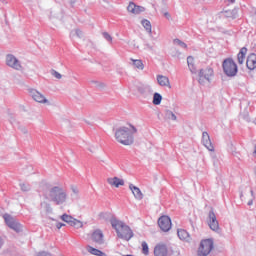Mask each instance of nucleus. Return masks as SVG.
<instances>
[{"label":"nucleus","instance_id":"f257e3e1","mask_svg":"<svg viewBox=\"0 0 256 256\" xmlns=\"http://www.w3.org/2000/svg\"><path fill=\"white\" fill-rule=\"evenodd\" d=\"M45 199L53 203L54 205H65L67 200L69 199V194L67 193V189L63 187V185L58 184L55 186H51L49 190L44 194Z\"/></svg>","mask_w":256,"mask_h":256},{"label":"nucleus","instance_id":"f03ea898","mask_svg":"<svg viewBox=\"0 0 256 256\" xmlns=\"http://www.w3.org/2000/svg\"><path fill=\"white\" fill-rule=\"evenodd\" d=\"M135 133H137V128L132 124H128L127 126L117 128L114 137L120 145L129 146L135 143Z\"/></svg>","mask_w":256,"mask_h":256},{"label":"nucleus","instance_id":"7ed1b4c3","mask_svg":"<svg viewBox=\"0 0 256 256\" xmlns=\"http://www.w3.org/2000/svg\"><path fill=\"white\" fill-rule=\"evenodd\" d=\"M111 226L115 229L119 239H124V241H130L133 237V230L125 224V222L117 220V218L110 219Z\"/></svg>","mask_w":256,"mask_h":256},{"label":"nucleus","instance_id":"20e7f679","mask_svg":"<svg viewBox=\"0 0 256 256\" xmlns=\"http://www.w3.org/2000/svg\"><path fill=\"white\" fill-rule=\"evenodd\" d=\"M223 71L227 77H235L237 75V64L231 58L225 59L222 64Z\"/></svg>","mask_w":256,"mask_h":256},{"label":"nucleus","instance_id":"39448f33","mask_svg":"<svg viewBox=\"0 0 256 256\" xmlns=\"http://www.w3.org/2000/svg\"><path fill=\"white\" fill-rule=\"evenodd\" d=\"M3 219L6 223V225L10 229H13V231H16V233H21V231H23V226L13 216H11L9 214H4Z\"/></svg>","mask_w":256,"mask_h":256},{"label":"nucleus","instance_id":"423d86ee","mask_svg":"<svg viewBox=\"0 0 256 256\" xmlns=\"http://www.w3.org/2000/svg\"><path fill=\"white\" fill-rule=\"evenodd\" d=\"M6 65L15 71H23L21 60H18V58L13 54L6 55Z\"/></svg>","mask_w":256,"mask_h":256},{"label":"nucleus","instance_id":"0eeeda50","mask_svg":"<svg viewBox=\"0 0 256 256\" xmlns=\"http://www.w3.org/2000/svg\"><path fill=\"white\" fill-rule=\"evenodd\" d=\"M211 251H213V240L211 239L202 240L198 248V255L207 256L209 255V253H211Z\"/></svg>","mask_w":256,"mask_h":256},{"label":"nucleus","instance_id":"6e6552de","mask_svg":"<svg viewBox=\"0 0 256 256\" xmlns=\"http://www.w3.org/2000/svg\"><path fill=\"white\" fill-rule=\"evenodd\" d=\"M29 93L30 97H32L33 101H36V103H40V105H51L49 99H47L41 92L35 89H30Z\"/></svg>","mask_w":256,"mask_h":256},{"label":"nucleus","instance_id":"1a4fd4ad","mask_svg":"<svg viewBox=\"0 0 256 256\" xmlns=\"http://www.w3.org/2000/svg\"><path fill=\"white\" fill-rule=\"evenodd\" d=\"M211 77H213V70L211 68L201 69L199 72L198 83H200V85L211 83Z\"/></svg>","mask_w":256,"mask_h":256},{"label":"nucleus","instance_id":"9d476101","mask_svg":"<svg viewBox=\"0 0 256 256\" xmlns=\"http://www.w3.org/2000/svg\"><path fill=\"white\" fill-rule=\"evenodd\" d=\"M208 226L212 231H215L216 233H219V221L217 220V216L215 215V212L212 210L208 213V219H207Z\"/></svg>","mask_w":256,"mask_h":256},{"label":"nucleus","instance_id":"9b49d317","mask_svg":"<svg viewBox=\"0 0 256 256\" xmlns=\"http://www.w3.org/2000/svg\"><path fill=\"white\" fill-rule=\"evenodd\" d=\"M62 221H64L65 223H68V225H70L71 227H75V229H81L83 228V222H81L80 220H77L75 218H73V216L64 214L61 216Z\"/></svg>","mask_w":256,"mask_h":256},{"label":"nucleus","instance_id":"f8f14e48","mask_svg":"<svg viewBox=\"0 0 256 256\" xmlns=\"http://www.w3.org/2000/svg\"><path fill=\"white\" fill-rule=\"evenodd\" d=\"M158 225L161 229V231H164V233H167L171 229V218L169 216H162L158 219Z\"/></svg>","mask_w":256,"mask_h":256},{"label":"nucleus","instance_id":"ddd939ff","mask_svg":"<svg viewBox=\"0 0 256 256\" xmlns=\"http://www.w3.org/2000/svg\"><path fill=\"white\" fill-rule=\"evenodd\" d=\"M128 13H132V15H139L141 13H145V7L139 6L134 2H130L127 7Z\"/></svg>","mask_w":256,"mask_h":256},{"label":"nucleus","instance_id":"4468645a","mask_svg":"<svg viewBox=\"0 0 256 256\" xmlns=\"http://www.w3.org/2000/svg\"><path fill=\"white\" fill-rule=\"evenodd\" d=\"M91 239L97 245H103V243H105L103 231H101L100 229H97L92 233Z\"/></svg>","mask_w":256,"mask_h":256},{"label":"nucleus","instance_id":"2eb2a0df","mask_svg":"<svg viewBox=\"0 0 256 256\" xmlns=\"http://www.w3.org/2000/svg\"><path fill=\"white\" fill-rule=\"evenodd\" d=\"M202 144L204 145V147H206V149H208V151H215V147L211 142V137L209 136V133H202Z\"/></svg>","mask_w":256,"mask_h":256},{"label":"nucleus","instance_id":"dca6fc26","mask_svg":"<svg viewBox=\"0 0 256 256\" xmlns=\"http://www.w3.org/2000/svg\"><path fill=\"white\" fill-rule=\"evenodd\" d=\"M107 183L111 187H116V189H119V187H123V185H125V180L115 176L107 178Z\"/></svg>","mask_w":256,"mask_h":256},{"label":"nucleus","instance_id":"f3484780","mask_svg":"<svg viewBox=\"0 0 256 256\" xmlns=\"http://www.w3.org/2000/svg\"><path fill=\"white\" fill-rule=\"evenodd\" d=\"M156 81L160 87H168V89H171V81H169V77L164 75H157Z\"/></svg>","mask_w":256,"mask_h":256},{"label":"nucleus","instance_id":"a211bd4d","mask_svg":"<svg viewBox=\"0 0 256 256\" xmlns=\"http://www.w3.org/2000/svg\"><path fill=\"white\" fill-rule=\"evenodd\" d=\"M155 256H167L169 255V250H167V246L165 244H158L154 248Z\"/></svg>","mask_w":256,"mask_h":256},{"label":"nucleus","instance_id":"6ab92c4d","mask_svg":"<svg viewBox=\"0 0 256 256\" xmlns=\"http://www.w3.org/2000/svg\"><path fill=\"white\" fill-rule=\"evenodd\" d=\"M246 67L247 69H249L250 71H253L256 69V54L252 53L247 57L246 60Z\"/></svg>","mask_w":256,"mask_h":256},{"label":"nucleus","instance_id":"aec40b11","mask_svg":"<svg viewBox=\"0 0 256 256\" xmlns=\"http://www.w3.org/2000/svg\"><path fill=\"white\" fill-rule=\"evenodd\" d=\"M129 189L130 191H132L135 199H138V201H141V199H143V192H141V189H139V187L130 184Z\"/></svg>","mask_w":256,"mask_h":256},{"label":"nucleus","instance_id":"412c9836","mask_svg":"<svg viewBox=\"0 0 256 256\" xmlns=\"http://www.w3.org/2000/svg\"><path fill=\"white\" fill-rule=\"evenodd\" d=\"M246 55H247V48L246 47L241 48L239 53L237 54V61L239 65H243L245 63Z\"/></svg>","mask_w":256,"mask_h":256},{"label":"nucleus","instance_id":"4be33fe9","mask_svg":"<svg viewBox=\"0 0 256 256\" xmlns=\"http://www.w3.org/2000/svg\"><path fill=\"white\" fill-rule=\"evenodd\" d=\"M177 234L181 241H186L187 243L191 241V236L189 235V232L187 230L180 229L178 230Z\"/></svg>","mask_w":256,"mask_h":256},{"label":"nucleus","instance_id":"5701e85b","mask_svg":"<svg viewBox=\"0 0 256 256\" xmlns=\"http://www.w3.org/2000/svg\"><path fill=\"white\" fill-rule=\"evenodd\" d=\"M86 251H88V253H90L91 255H95V256H106L105 253H103L101 250L93 248L92 246L88 245L86 246Z\"/></svg>","mask_w":256,"mask_h":256},{"label":"nucleus","instance_id":"b1692460","mask_svg":"<svg viewBox=\"0 0 256 256\" xmlns=\"http://www.w3.org/2000/svg\"><path fill=\"white\" fill-rule=\"evenodd\" d=\"M141 25L144 27L145 31H147V33L149 35L153 34V29H152V26H151V22L149 20L143 19L141 21Z\"/></svg>","mask_w":256,"mask_h":256},{"label":"nucleus","instance_id":"393cba45","mask_svg":"<svg viewBox=\"0 0 256 256\" xmlns=\"http://www.w3.org/2000/svg\"><path fill=\"white\" fill-rule=\"evenodd\" d=\"M130 61H132V65L135 69H139L140 71H143V69H145V65L143 64V61L135 60L133 58H131Z\"/></svg>","mask_w":256,"mask_h":256},{"label":"nucleus","instance_id":"a878e982","mask_svg":"<svg viewBox=\"0 0 256 256\" xmlns=\"http://www.w3.org/2000/svg\"><path fill=\"white\" fill-rule=\"evenodd\" d=\"M187 63L191 73H197V68L195 67L193 56H189L187 58Z\"/></svg>","mask_w":256,"mask_h":256},{"label":"nucleus","instance_id":"bb28decb","mask_svg":"<svg viewBox=\"0 0 256 256\" xmlns=\"http://www.w3.org/2000/svg\"><path fill=\"white\" fill-rule=\"evenodd\" d=\"M161 101H163V96L157 92L154 93L152 101L153 105H161Z\"/></svg>","mask_w":256,"mask_h":256},{"label":"nucleus","instance_id":"cd10ccee","mask_svg":"<svg viewBox=\"0 0 256 256\" xmlns=\"http://www.w3.org/2000/svg\"><path fill=\"white\" fill-rule=\"evenodd\" d=\"M70 37H78L79 39H83V31L80 29H74L70 32Z\"/></svg>","mask_w":256,"mask_h":256},{"label":"nucleus","instance_id":"c85d7f7f","mask_svg":"<svg viewBox=\"0 0 256 256\" xmlns=\"http://www.w3.org/2000/svg\"><path fill=\"white\" fill-rule=\"evenodd\" d=\"M165 117L166 119H169L170 121H175L177 119V115L173 113L171 110H166L165 111Z\"/></svg>","mask_w":256,"mask_h":256},{"label":"nucleus","instance_id":"c756f323","mask_svg":"<svg viewBox=\"0 0 256 256\" xmlns=\"http://www.w3.org/2000/svg\"><path fill=\"white\" fill-rule=\"evenodd\" d=\"M20 189L21 191H24L25 193L31 191V185L28 183H20Z\"/></svg>","mask_w":256,"mask_h":256},{"label":"nucleus","instance_id":"7c9ffc66","mask_svg":"<svg viewBox=\"0 0 256 256\" xmlns=\"http://www.w3.org/2000/svg\"><path fill=\"white\" fill-rule=\"evenodd\" d=\"M174 45H178L182 49H187V44H185V42L181 41L180 39H174Z\"/></svg>","mask_w":256,"mask_h":256},{"label":"nucleus","instance_id":"2f4dec72","mask_svg":"<svg viewBox=\"0 0 256 256\" xmlns=\"http://www.w3.org/2000/svg\"><path fill=\"white\" fill-rule=\"evenodd\" d=\"M142 253L143 255H149V245L147 242H142Z\"/></svg>","mask_w":256,"mask_h":256},{"label":"nucleus","instance_id":"473e14b6","mask_svg":"<svg viewBox=\"0 0 256 256\" xmlns=\"http://www.w3.org/2000/svg\"><path fill=\"white\" fill-rule=\"evenodd\" d=\"M51 76L55 77L56 79H62L61 73L57 72L56 70H51Z\"/></svg>","mask_w":256,"mask_h":256},{"label":"nucleus","instance_id":"72a5a7b5","mask_svg":"<svg viewBox=\"0 0 256 256\" xmlns=\"http://www.w3.org/2000/svg\"><path fill=\"white\" fill-rule=\"evenodd\" d=\"M70 189H71L73 195H75L76 197L79 195V188L77 186L72 185V186H70Z\"/></svg>","mask_w":256,"mask_h":256},{"label":"nucleus","instance_id":"f704fd0d","mask_svg":"<svg viewBox=\"0 0 256 256\" xmlns=\"http://www.w3.org/2000/svg\"><path fill=\"white\" fill-rule=\"evenodd\" d=\"M102 35H103L104 39H106V41H109V43H112L113 37H111L109 33L104 32V33H102Z\"/></svg>","mask_w":256,"mask_h":256},{"label":"nucleus","instance_id":"c9c22d12","mask_svg":"<svg viewBox=\"0 0 256 256\" xmlns=\"http://www.w3.org/2000/svg\"><path fill=\"white\" fill-rule=\"evenodd\" d=\"M105 87H107V84H105L103 82H98L97 83V88L98 89H105Z\"/></svg>","mask_w":256,"mask_h":256},{"label":"nucleus","instance_id":"e433bc0d","mask_svg":"<svg viewBox=\"0 0 256 256\" xmlns=\"http://www.w3.org/2000/svg\"><path fill=\"white\" fill-rule=\"evenodd\" d=\"M20 131L21 133H23V135H27V133H29V131L25 128V126H20Z\"/></svg>","mask_w":256,"mask_h":256},{"label":"nucleus","instance_id":"4c0bfd02","mask_svg":"<svg viewBox=\"0 0 256 256\" xmlns=\"http://www.w3.org/2000/svg\"><path fill=\"white\" fill-rule=\"evenodd\" d=\"M37 256H53L51 253L48 252H40Z\"/></svg>","mask_w":256,"mask_h":256},{"label":"nucleus","instance_id":"58836bf2","mask_svg":"<svg viewBox=\"0 0 256 256\" xmlns=\"http://www.w3.org/2000/svg\"><path fill=\"white\" fill-rule=\"evenodd\" d=\"M145 49H148L149 51H153V46L149 43L145 44Z\"/></svg>","mask_w":256,"mask_h":256},{"label":"nucleus","instance_id":"ea45409f","mask_svg":"<svg viewBox=\"0 0 256 256\" xmlns=\"http://www.w3.org/2000/svg\"><path fill=\"white\" fill-rule=\"evenodd\" d=\"M5 245V240L0 236V249Z\"/></svg>","mask_w":256,"mask_h":256},{"label":"nucleus","instance_id":"a19ab883","mask_svg":"<svg viewBox=\"0 0 256 256\" xmlns=\"http://www.w3.org/2000/svg\"><path fill=\"white\" fill-rule=\"evenodd\" d=\"M57 229H61V227H65V224L63 223H57L56 224Z\"/></svg>","mask_w":256,"mask_h":256},{"label":"nucleus","instance_id":"79ce46f5","mask_svg":"<svg viewBox=\"0 0 256 256\" xmlns=\"http://www.w3.org/2000/svg\"><path fill=\"white\" fill-rule=\"evenodd\" d=\"M164 17H166V19H171V14H169V12H165Z\"/></svg>","mask_w":256,"mask_h":256},{"label":"nucleus","instance_id":"37998d69","mask_svg":"<svg viewBox=\"0 0 256 256\" xmlns=\"http://www.w3.org/2000/svg\"><path fill=\"white\" fill-rule=\"evenodd\" d=\"M248 205H253V200L248 201Z\"/></svg>","mask_w":256,"mask_h":256},{"label":"nucleus","instance_id":"c03bdc74","mask_svg":"<svg viewBox=\"0 0 256 256\" xmlns=\"http://www.w3.org/2000/svg\"><path fill=\"white\" fill-rule=\"evenodd\" d=\"M47 211H51V206L47 205Z\"/></svg>","mask_w":256,"mask_h":256},{"label":"nucleus","instance_id":"a18cd8bd","mask_svg":"<svg viewBox=\"0 0 256 256\" xmlns=\"http://www.w3.org/2000/svg\"><path fill=\"white\" fill-rule=\"evenodd\" d=\"M230 2L235 3V0H230Z\"/></svg>","mask_w":256,"mask_h":256},{"label":"nucleus","instance_id":"49530a36","mask_svg":"<svg viewBox=\"0 0 256 256\" xmlns=\"http://www.w3.org/2000/svg\"><path fill=\"white\" fill-rule=\"evenodd\" d=\"M251 195H253V190H251Z\"/></svg>","mask_w":256,"mask_h":256}]
</instances>
